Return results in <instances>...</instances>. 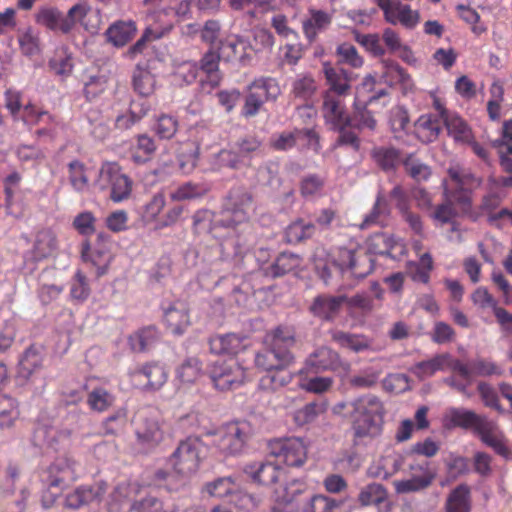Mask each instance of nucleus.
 <instances>
[{"instance_id":"nucleus-30","label":"nucleus","mask_w":512,"mask_h":512,"mask_svg":"<svg viewBox=\"0 0 512 512\" xmlns=\"http://www.w3.org/2000/svg\"><path fill=\"white\" fill-rule=\"evenodd\" d=\"M450 363L449 353L435 354L432 358L420 361L410 368V372L419 380H425L432 377L439 371L447 370Z\"/></svg>"},{"instance_id":"nucleus-53","label":"nucleus","mask_w":512,"mask_h":512,"mask_svg":"<svg viewBox=\"0 0 512 512\" xmlns=\"http://www.w3.org/2000/svg\"><path fill=\"white\" fill-rule=\"evenodd\" d=\"M134 90L141 96H149L155 89L154 75L143 68H137L133 74Z\"/></svg>"},{"instance_id":"nucleus-17","label":"nucleus","mask_w":512,"mask_h":512,"mask_svg":"<svg viewBox=\"0 0 512 512\" xmlns=\"http://www.w3.org/2000/svg\"><path fill=\"white\" fill-rule=\"evenodd\" d=\"M133 380L149 391L159 390L168 379V372L158 363H149L132 373Z\"/></svg>"},{"instance_id":"nucleus-11","label":"nucleus","mask_w":512,"mask_h":512,"mask_svg":"<svg viewBox=\"0 0 512 512\" xmlns=\"http://www.w3.org/2000/svg\"><path fill=\"white\" fill-rule=\"evenodd\" d=\"M135 431L142 444L153 446L159 443L163 438V431L157 411L151 408L139 410L136 414Z\"/></svg>"},{"instance_id":"nucleus-6","label":"nucleus","mask_w":512,"mask_h":512,"mask_svg":"<svg viewBox=\"0 0 512 512\" xmlns=\"http://www.w3.org/2000/svg\"><path fill=\"white\" fill-rule=\"evenodd\" d=\"M250 436L247 422H231L214 433L211 443L222 456H235L243 452Z\"/></svg>"},{"instance_id":"nucleus-2","label":"nucleus","mask_w":512,"mask_h":512,"mask_svg":"<svg viewBox=\"0 0 512 512\" xmlns=\"http://www.w3.org/2000/svg\"><path fill=\"white\" fill-rule=\"evenodd\" d=\"M346 408L354 445H365L381 435L385 408L379 397L365 394L349 403L335 405L333 412L340 414Z\"/></svg>"},{"instance_id":"nucleus-44","label":"nucleus","mask_w":512,"mask_h":512,"mask_svg":"<svg viewBox=\"0 0 512 512\" xmlns=\"http://www.w3.org/2000/svg\"><path fill=\"white\" fill-rule=\"evenodd\" d=\"M415 129L418 137L423 142H432L439 135L441 125L436 117L430 114H425L420 116L416 121Z\"/></svg>"},{"instance_id":"nucleus-63","label":"nucleus","mask_w":512,"mask_h":512,"mask_svg":"<svg viewBox=\"0 0 512 512\" xmlns=\"http://www.w3.org/2000/svg\"><path fill=\"white\" fill-rule=\"evenodd\" d=\"M19 45L21 52L26 56H34L40 53V39L38 33L31 28L27 29L19 36Z\"/></svg>"},{"instance_id":"nucleus-31","label":"nucleus","mask_w":512,"mask_h":512,"mask_svg":"<svg viewBox=\"0 0 512 512\" xmlns=\"http://www.w3.org/2000/svg\"><path fill=\"white\" fill-rule=\"evenodd\" d=\"M246 48V41L236 35H232L220 41L218 50L223 61H239L245 64L249 59Z\"/></svg>"},{"instance_id":"nucleus-56","label":"nucleus","mask_w":512,"mask_h":512,"mask_svg":"<svg viewBox=\"0 0 512 512\" xmlns=\"http://www.w3.org/2000/svg\"><path fill=\"white\" fill-rule=\"evenodd\" d=\"M202 366L197 358H188L177 369V378L186 384L194 383L201 375Z\"/></svg>"},{"instance_id":"nucleus-27","label":"nucleus","mask_w":512,"mask_h":512,"mask_svg":"<svg viewBox=\"0 0 512 512\" xmlns=\"http://www.w3.org/2000/svg\"><path fill=\"white\" fill-rule=\"evenodd\" d=\"M481 417V415H478L472 410L451 407L446 410L443 416V424L449 429L461 427L475 430Z\"/></svg>"},{"instance_id":"nucleus-26","label":"nucleus","mask_w":512,"mask_h":512,"mask_svg":"<svg viewBox=\"0 0 512 512\" xmlns=\"http://www.w3.org/2000/svg\"><path fill=\"white\" fill-rule=\"evenodd\" d=\"M57 249V239L51 229H42L35 235L32 249L26 254L33 261L51 256Z\"/></svg>"},{"instance_id":"nucleus-58","label":"nucleus","mask_w":512,"mask_h":512,"mask_svg":"<svg viewBox=\"0 0 512 512\" xmlns=\"http://www.w3.org/2000/svg\"><path fill=\"white\" fill-rule=\"evenodd\" d=\"M380 375L381 371L379 369L367 367L351 376L349 383L352 387L358 389L370 388L377 383Z\"/></svg>"},{"instance_id":"nucleus-29","label":"nucleus","mask_w":512,"mask_h":512,"mask_svg":"<svg viewBox=\"0 0 512 512\" xmlns=\"http://www.w3.org/2000/svg\"><path fill=\"white\" fill-rule=\"evenodd\" d=\"M369 250L375 254L388 255L392 258L401 256L405 252V245L402 241L393 237L379 233L369 239Z\"/></svg>"},{"instance_id":"nucleus-37","label":"nucleus","mask_w":512,"mask_h":512,"mask_svg":"<svg viewBox=\"0 0 512 512\" xmlns=\"http://www.w3.org/2000/svg\"><path fill=\"white\" fill-rule=\"evenodd\" d=\"M376 98V96H371L367 102L361 104L360 101L358 100V96L356 97L354 102L353 115L352 118L350 119V123L352 122V125L354 127L360 130L368 129L370 131L376 129L377 121L374 118L372 112L366 109V104L372 102Z\"/></svg>"},{"instance_id":"nucleus-48","label":"nucleus","mask_w":512,"mask_h":512,"mask_svg":"<svg viewBox=\"0 0 512 512\" xmlns=\"http://www.w3.org/2000/svg\"><path fill=\"white\" fill-rule=\"evenodd\" d=\"M19 416L16 401L4 394H0V429H9Z\"/></svg>"},{"instance_id":"nucleus-39","label":"nucleus","mask_w":512,"mask_h":512,"mask_svg":"<svg viewBox=\"0 0 512 512\" xmlns=\"http://www.w3.org/2000/svg\"><path fill=\"white\" fill-rule=\"evenodd\" d=\"M248 90L254 95L257 94L264 102L275 100L280 94L277 81L270 77L256 79L249 85Z\"/></svg>"},{"instance_id":"nucleus-61","label":"nucleus","mask_w":512,"mask_h":512,"mask_svg":"<svg viewBox=\"0 0 512 512\" xmlns=\"http://www.w3.org/2000/svg\"><path fill=\"white\" fill-rule=\"evenodd\" d=\"M315 231V227L311 223L298 220L290 224L286 230V237L290 243H298L304 239L310 238Z\"/></svg>"},{"instance_id":"nucleus-36","label":"nucleus","mask_w":512,"mask_h":512,"mask_svg":"<svg viewBox=\"0 0 512 512\" xmlns=\"http://www.w3.org/2000/svg\"><path fill=\"white\" fill-rule=\"evenodd\" d=\"M330 334L332 340L337 345L356 353L365 351L370 347V341L362 335L351 334L337 329L331 330Z\"/></svg>"},{"instance_id":"nucleus-46","label":"nucleus","mask_w":512,"mask_h":512,"mask_svg":"<svg viewBox=\"0 0 512 512\" xmlns=\"http://www.w3.org/2000/svg\"><path fill=\"white\" fill-rule=\"evenodd\" d=\"M444 125L448 131V134L454 138L457 142H469L471 139V130L466 122L452 112L450 115L443 120Z\"/></svg>"},{"instance_id":"nucleus-35","label":"nucleus","mask_w":512,"mask_h":512,"mask_svg":"<svg viewBox=\"0 0 512 512\" xmlns=\"http://www.w3.org/2000/svg\"><path fill=\"white\" fill-rule=\"evenodd\" d=\"M137 28L133 21H117L106 31L107 39L116 47L126 45L136 34Z\"/></svg>"},{"instance_id":"nucleus-25","label":"nucleus","mask_w":512,"mask_h":512,"mask_svg":"<svg viewBox=\"0 0 512 512\" xmlns=\"http://www.w3.org/2000/svg\"><path fill=\"white\" fill-rule=\"evenodd\" d=\"M76 463L69 457L57 458L48 468V483L52 487H58L62 483L76 479Z\"/></svg>"},{"instance_id":"nucleus-21","label":"nucleus","mask_w":512,"mask_h":512,"mask_svg":"<svg viewBox=\"0 0 512 512\" xmlns=\"http://www.w3.org/2000/svg\"><path fill=\"white\" fill-rule=\"evenodd\" d=\"M346 300L347 297L345 295L334 296L322 294L314 299L310 310L314 316L326 321H331L339 314Z\"/></svg>"},{"instance_id":"nucleus-9","label":"nucleus","mask_w":512,"mask_h":512,"mask_svg":"<svg viewBox=\"0 0 512 512\" xmlns=\"http://www.w3.org/2000/svg\"><path fill=\"white\" fill-rule=\"evenodd\" d=\"M270 453L287 466L300 467L307 460L308 448L299 437L275 439L269 444Z\"/></svg>"},{"instance_id":"nucleus-8","label":"nucleus","mask_w":512,"mask_h":512,"mask_svg":"<svg viewBox=\"0 0 512 512\" xmlns=\"http://www.w3.org/2000/svg\"><path fill=\"white\" fill-rule=\"evenodd\" d=\"M204 451V444L199 438L189 437L180 442L171 456L174 470L183 476L195 473L199 467Z\"/></svg>"},{"instance_id":"nucleus-12","label":"nucleus","mask_w":512,"mask_h":512,"mask_svg":"<svg viewBox=\"0 0 512 512\" xmlns=\"http://www.w3.org/2000/svg\"><path fill=\"white\" fill-rule=\"evenodd\" d=\"M321 113L327 124L334 130L345 129L350 125V118L345 110L343 95L325 91L322 95Z\"/></svg>"},{"instance_id":"nucleus-10","label":"nucleus","mask_w":512,"mask_h":512,"mask_svg":"<svg viewBox=\"0 0 512 512\" xmlns=\"http://www.w3.org/2000/svg\"><path fill=\"white\" fill-rule=\"evenodd\" d=\"M448 174L449 180L445 182L446 193L463 206H468L469 190L477 186L479 181L459 166L449 168Z\"/></svg>"},{"instance_id":"nucleus-45","label":"nucleus","mask_w":512,"mask_h":512,"mask_svg":"<svg viewBox=\"0 0 512 512\" xmlns=\"http://www.w3.org/2000/svg\"><path fill=\"white\" fill-rule=\"evenodd\" d=\"M389 215V207L386 200L378 195L376 202L370 211L367 214L361 224L359 225L360 229H367L374 225L383 226L386 224Z\"/></svg>"},{"instance_id":"nucleus-62","label":"nucleus","mask_w":512,"mask_h":512,"mask_svg":"<svg viewBox=\"0 0 512 512\" xmlns=\"http://www.w3.org/2000/svg\"><path fill=\"white\" fill-rule=\"evenodd\" d=\"M136 492L135 485L127 482L118 484L110 495V501L108 503L109 510L111 512H117L120 506L132 496V493Z\"/></svg>"},{"instance_id":"nucleus-57","label":"nucleus","mask_w":512,"mask_h":512,"mask_svg":"<svg viewBox=\"0 0 512 512\" xmlns=\"http://www.w3.org/2000/svg\"><path fill=\"white\" fill-rule=\"evenodd\" d=\"M207 191L208 188L202 184L187 182L173 190L170 197L175 201L191 200L203 196Z\"/></svg>"},{"instance_id":"nucleus-20","label":"nucleus","mask_w":512,"mask_h":512,"mask_svg":"<svg viewBox=\"0 0 512 512\" xmlns=\"http://www.w3.org/2000/svg\"><path fill=\"white\" fill-rule=\"evenodd\" d=\"M251 479L262 485H272L284 479V470L272 462L252 463L244 468Z\"/></svg>"},{"instance_id":"nucleus-23","label":"nucleus","mask_w":512,"mask_h":512,"mask_svg":"<svg viewBox=\"0 0 512 512\" xmlns=\"http://www.w3.org/2000/svg\"><path fill=\"white\" fill-rule=\"evenodd\" d=\"M209 346L214 354H237L246 348L247 339L236 333L219 334L209 339Z\"/></svg>"},{"instance_id":"nucleus-38","label":"nucleus","mask_w":512,"mask_h":512,"mask_svg":"<svg viewBox=\"0 0 512 512\" xmlns=\"http://www.w3.org/2000/svg\"><path fill=\"white\" fill-rule=\"evenodd\" d=\"M437 473H426L425 475L413 474L411 478L394 482L397 493H413L428 488L436 478Z\"/></svg>"},{"instance_id":"nucleus-49","label":"nucleus","mask_w":512,"mask_h":512,"mask_svg":"<svg viewBox=\"0 0 512 512\" xmlns=\"http://www.w3.org/2000/svg\"><path fill=\"white\" fill-rule=\"evenodd\" d=\"M469 488L466 485H459L447 499V512H469Z\"/></svg>"},{"instance_id":"nucleus-40","label":"nucleus","mask_w":512,"mask_h":512,"mask_svg":"<svg viewBox=\"0 0 512 512\" xmlns=\"http://www.w3.org/2000/svg\"><path fill=\"white\" fill-rule=\"evenodd\" d=\"M388 493L385 487L379 483H371L363 487L358 495L361 506H380L387 503Z\"/></svg>"},{"instance_id":"nucleus-7","label":"nucleus","mask_w":512,"mask_h":512,"mask_svg":"<svg viewBox=\"0 0 512 512\" xmlns=\"http://www.w3.org/2000/svg\"><path fill=\"white\" fill-rule=\"evenodd\" d=\"M208 374L214 388L219 391L236 389L246 378L244 367L233 358L214 362L210 365Z\"/></svg>"},{"instance_id":"nucleus-43","label":"nucleus","mask_w":512,"mask_h":512,"mask_svg":"<svg viewBox=\"0 0 512 512\" xmlns=\"http://www.w3.org/2000/svg\"><path fill=\"white\" fill-rule=\"evenodd\" d=\"M240 484L232 477H222L207 483L204 491L213 497H227L240 492Z\"/></svg>"},{"instance_id":"nucleus-60","label":"nucleus","mask_w":512,"mask_h":512,"mask_svg":"<svg viewBox=\"0 0 512 512\" xmlns=\"http://www.w3.org/2000/svg\"><path fill=\"white\" fill-rule=\"evenodd\" d=\"M405 171L416 181L427 180L431 176V169L414 155H409L403 161Z\"/></svg>"},{"instance_id":"nucleus-1","label":"nucleus","mask_w":512,"mask_h":512,"mask_svg":"<svg viewBox=\"0 0 512 512\" xmlns=\"http://www.w3.org/2000/svg\"><path fill=\"white\" fill-rule=\"evenodd\" d=\"M313 261L324 283L339 290L353 288L373 270L372 260L368 255L349 249H339L333 256L324 249H317Z\"/></svg>"},{"instance_id":"nucleus-42","label":"nucleus","mask_w":512,"mask_h":512,"mask_svg":"<svg viewBox=\"0 0 512 512\" xmlns=\"http://www.w3.org/2000/svg\"><path fill=\"white\" fill-rule=\"evenodd\" d=\"M157 340V330L154 327H146L131 334L128 338V343L133 351L143 352L151 348Z\"/></svg>"},{"instance_id":"nucleus-15","label":"nucleus","mask_w":512,"mask_h":512,"mask_svg":"<svg viewBox=\"0 0 512 512\" xmlns=\"http://www.w3.org/2000/svg\"><path fill=\"white\" fill-rule=\"evenodd\" d=\"M474 432L483 443L491 447L497 454L504 457L510 454L506 445V438L495 421L482 416Z\"/></svg>"},{"instance_id":"nucleus-24","label":"nucleus","mask_w":512,"mask_h":512,"mask_svg":"<svg viewBox=\"0 0 512 512\" xmlns=\"http://www.w3.org/2000/svg\"><path fill=\"white\" fill-rule=\"evenodd\" d=\"M322 71L324 73L329 88L326 91H332L336 95H346L350 90L352 74L341 67H334L330 63H323Z\"/></svg>"},{"instance_id":"nucleus-32","label":"nucleus","mask_w":512,"mask_h":512,"mask_svg":"<svg viewBox=\"0 0 512 512\" xmlns=\"http://www.w3.org/2000/svg\"><path fill=\"white\" fill-rule=\"evenodd\" d=\"M91 14V6L86 1H78L66 14L68 32H71L76 24H80L85 30L95 31L97 29V25L90 22Z\"/></svg>"},{"instance_id":"nucleus-4","label":"nucleus","mask_w":512,"mask_h":512,"mask_svg":"<svg viewBox=\"0 0 512 512\" xmlns=\"http://www.w3.org/2000/svg\"><path fill=\"white\" fill-rule=\"evenodd\" d=\"M270 349L256 355L255 363L267 373L288 367L294 360L289 351L295 343L294 335L288 328H277L267 336Z\"/></svg>"},{"instance_id":"nucleus-51","label":"nucleus","mask_w":512,"mask_h":512,"mask_svg":"<svg viewBox=\"0 0 512 512\" xmlns=\"http://www.w3.org/2000/svg\"><path fill=\"white\" fill-rule=\"evenodd\" d=\"M115 401V396L102 387L94 388L87 397L89 407L96 412L108 410Z\"/></svg>"},{"instance_id":"nucleus-55","label":"nucleus","mask_w":512,"mask_h":512,"mask_svg":"<svg viewBox=\"0 0 512 512\" xmlns=\"http://www.w3.org/2000/svg\"><path fill=\"white\" fill-rule=\"evenodd\" d=\"M286 368L275 369L267 373L261 378V386L265 389L276 390L290 383L292 375Z\"/></svg>"},{"instance_id":"nucleus-33","label":"nucleus","mask_w":512,"mask_h":512,"mask_svg":"<svg viewBox=\"0 0 512 512\" xmlns=\"http://www.w3.org/2000/svg\"><path fill=\"white\" fill-rule=\"evenodd\" d=\"M36 22L52 31H60L63 34L69 33L66 15L55 7L40 9L36 15Z\"/></svg>"},{"instance_id":"nucleus-18","label":"nucleus","mask_w":512,"mask_h":512,"mask_svg":"<svg viewBox=\"0 0 512 512\" xmlns=\"http://www.w3.org/2000/svg\"><path fill=\"white\" fill-rule=\"evenodd\" d=\"M299 142H306L307 145L315 151L319 149L318 136L310 129L283 132L271 138V145L276 150H288Z\"/></svg>"},{"instance_id":"nucleus-54","label":"nucleus","mask_w":512,"mask_h":512,"mask_svg":"<svg viewBox=\"0 0 512 512\" xmlns=\"http://www.w3.org/2000/svg\"><path fill=\"white\" fill-rule=\"evenodd\" d=\"M325 411V404L311 402L296 410L293 419L298 426H304L315 421Z\"/></svg>"},{"instance_id":"nucleus-52","label":"nucleus","mask_w":512,"mask_h":512,"mask_svg":"<svg viewBox=\"0 0 512 512\" xmlns=\"http://www.w3.org/2000/svg\"><path fill=\"white\" fill-rule=\"evenodd\" d=\"M68 178L71 186L77 192H83L89 183L85 165L79 160L68 164Z\"/></svg>"},{"instance_id":"nucleus-28","label":"nucleus","mask_w":512,"mask_h":512,"mask_svg":"<svg viewBox=\"0 0 512 512\" xmlns=\"http://www.w3.org/2000/svg\"><path fill=\"white\" fill-rule=\"evenodd\" d=\"M164 321L167 328L176 335H181L190 325L189 310L185 303L175 302L166 309Z\"/></svg>"},{"instance_id":"nucleus-14","label":"nucleus","mask_w":512,"mask_h":512,"mask_svg":"<svg viewBox=\"0 0 512 512\" xmlns=\"http://www.w3.org/2000/svg\"><path fill=\"white\" fill-rule=\"evenodd\" d=\"M224 228L227 229V233L225 239L221 242L223 253L227 256H238L250 248L253 235L249 224Z\"/></svg>"},{"instance_id":"nucleus-19","label":"nucleus","mask_w":512,"mask_h":512,"mask_svg":"<svg viewBox=\"0 0 512 512\" xmlns=\"http://www.w3.org/2000/svg\"><path fill=\"white\" fill-rule=\"evenodd\" d=\"M333 15L330 12L311 7L302 20L303 34L309 42L316 40L319 33L328 29Z\"/></svg>"},{"instance_id":"nucleus-47","label":"nucleus","mask_w":512,"mask_h":512,"mask_svg":"<svg viewBox=\"0 0 512 512\" xmlns=\"http://www.w3.org/2000/svg\"><path fill=\"white\" fill-rule=\"evenodd\" d=\"M433 267L431 254L427 252L421 254L418 262H413L409 265L412 280L423 284L429 283L430 273L433 270Z\"/></svg>"},{"instance_id":"nucleus-50","label":"nucleus","mask_w":512,"mask_h":512,"mask_svg":"<svg viewBox=\"0 0 512 512\" xmlns=\"http://www.w3.org/2000/svg\"><path fill=\"white\" fill-rule=\"evenodd\" d=\"M210 166L214 171H220L224 168L240 169L235 149L229 146L213 154L210 158Z\"/></svg>"},{"instance_id":"nucleus-13","label":"nucleus","mask_w":512,"mask_h":512,"mask_svg":"<svg viewBox=\"0 0 512 512\" xmlns=\"http://www.w3.org/2000/svg\"><path fill=\"white\" fill-rule=\"evenodd\" d=\"M377 5L383 10L384 17L391 24L400 23L405 28L412 29L419 22V13L414 11L408 5H404L400 0H375Z\"/></svg>"},{"instance_id":"nucleus-41","label":"nucleus","mask_w":512,"mask_h":512,"mask_svg":"<svg viewBox=\"0 0 512 512\" xmlns=\"http://www.w3.org/2000/svg\"><path fill=\"white\" fill-rule=\"evenodd\" d=\"M341 502L322 494H315L304 501L300 512H335Z\"/></svg>"},{"instance_id":"nucleus-22","label":"nucleus","mask_w":512,"mask_h":512,"mask_svg":"<svg viewBox=\"0 0 512 512\" xmlns=\"http://www.w3.org/2000/svg\"><path fill=\"white\" fill-rule=\"evenodd\" d=\"M341 360L335 351L327 347H321L315 350L306 360L304 370L306 372H322L327 370H336L340 367Z\"/></svg>"},{"instance_id":"nucleus-3","label":"nucleus","mask_w":512,"mask_h":512,"mask_svg":"<svg viewBox=\"0 0 512 512\" xmlns=\"http://www.w3.org/2000/svg\"><path fill=\"white\" fill-rule=\"evenodd\" d=\"M254 210L252 194L242 187L232 188L224 200L219 218L214 222L213 235L216 238H221L223 236L220 233L222 227L249 224V219Z\"/></svg>"},{"instance_id":"nucleus-34","label":"nucleus","mask_w":512,"mask_h":512,"mask_svg":"<svg viewBox=\"0 0 512 512\" xmlns=\"http://www.w3.org/2000/svg\"><path fill=\"white\" fill-rule=\"evenodd\" d=\"M261 146V141L253 136L241 138L230 144V147L236 151L240 168L250 165L251 158L260 153Z\"/></svg>"},{"instance_id":"nucleus-64","label":"nucleus","mask_w":512,"mask_h":512,"mask_svg":"<svg viewBox=\"0 0 512 512\" xmlns=\"http://www.w3.org/2000/svg\"><path fill=\"white\" fill-rule=\"evenodd\" d=\"M156 146L153 139L147 135H141L137 139V145L132 159L135 163H144L155 152Z\"/></svg>"},{"instance_id":"nucleus-59","label":"nucleus","mask_w":512,"mask_h":512,"mask_svg":"<svg viewBox=\"0 0 512 512\" xmlns=\"http://www.w3.org/2000/svg\"><path fill=\"white\" fill-rule=\"evenodd\" d=\"M49 66L58 75H69L73 69L71 54L65 48L56 50L54 56L49 61Z\"/></svg>"},{"instance_id":"nucleus-5","label":"nucleus","mask_w":512,"mask_h":512,"mask_svg":"<svg viewBox=\"0 0 512 512\" xmlns=\"http://www.w3.org/2000/svg\"><path fill=\"white\" fill-rule=\"evenodd\" d=\"M95 185L102 191H110V199L115 203L127 200L132 193L133 181L117 162L101 164Z\"/></svg>"},{"instance_id":"nucleus-16","label":"nucleus","mask_w":512,"mask_h":512,"mask_svg":"<svg viewBox=\"0 0 512 512\" xmlns=\"http://www.w3.org/2000/svg\"><path fill=\"white\" fill-rule=\"evenodd\" d=\"M106 490L107 484L103 481L89 486H79L66 495L65 506L71 509H79L95 501H100Z\"/></svg>"}]
</instances>
